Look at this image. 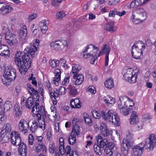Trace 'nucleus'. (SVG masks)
<instances>
[{"label":"nucleus","instance_id":"obj_1","mask_svg":"<svg viewBox=\"0 0 156 156\" xmlns=\"http://www.w3.org/2000/svg\"><path fill=\"white\" fill-rule=\"evenodd\" d=\"M39 42L38 40H36L34 43L30 45L29 48H26L23 52L18 51L16 53L15 62L22 75L25 74L30 67L31 61L29 55L32 57H35V51L37 50Z\"/></svg>","mask_w":156,"mask_h":156},{"label":"nucleus","instance_id":"obj_2","mask_svg":"<svg viewBox=\"0 0 156 156\" xmlns=\"http://www.w3.org/2000/svg\"><path fill=\"white\" fill-rule=\"evenodd\" d=\"M156 145V137L155 135L152 133L149 135L148 138L145 141V144L140 143L133 146L132 148L131 156H141L145 147L148 151L152 150Z\"/></svg>","mask_w":156,"mask_h":156},{"label":"nucleus","instance_id":"obj_3","mask_svg":"<svg viewBox=\"0 0 156 156\" xmlns=\"http://www.w3.org/2000/svg\"><path fill=\"white\" fill-rule=\"evenodd\" d=\"M27 87L28 92L33 97H29L25 100V98L23 97L21 98V104L25 105L28 109H32L34 107L35 103L39 101L38 94L37 90H35L31 85L27 84Z\"/></svg>","mask_w":156,"mask_h":156},{"label":"nucleus","instance_id":"obj_4","mask_svg":"<svg viewBox=\"0 0 156 156\" xmlns=\"http://www.w3.org/2000/svg\"><path fill=\"white\" fill-rule=\"evenodd\" d=\"M145 48L144 43L141 41L135 42L131 49L132 56L135 59H139L142 56L143 51Z\"/></svg>","mask_w":156,"mask_h":156},{"label":"nucleus","instance_id":"obj_5","mask_svg":"<svg viewBox=\"0 0 156 156\" xmlns=\"http://www.w3.org/2000/svg\"><path fill=\"white\" fill-rule=\"evenodd\" d=\"M99 51L97 47L90 44L86 47L84 51H83V56L85 59L92 57V60L90 62L92 64H94L95 61L97 59L96 53Z\"/></svg>","mask_w":156,"mask_h":156},{"label":"nucleus","instance_id":"obj_6","mask_svg":"<svg viewBox=\"0 0 156 156\" xmlns=\"http://www.w3.org/2000/svg\"><path fill=\"white\" fill-rule=\"evenodd\" d=\"M16 76V70L11 66H7L5 69L2 81L5 85L9 84V82L14 80Z\"/></svg>","mask_w":156,"mask_h":156},{"label":"nucleus","instance_id":"obj_7","mask_svg":"<svg viewBox=\"0 0 156 156\" xmlns=\"http://www.w3.org/2000/svg\"><path fill=\"white\" fill-rule=\"evenodd\" d=\"M101 113L102 117L105 120H108L116 126H119V119L114 111L109 110L106 114L103 111H102Z\"/></svg>","mask_w":156,"mask_h":156},{"label":"nucleus","instance_id":"obj_8","mask_svg":"<svg viewBox=\"0 0 156 156\" xmlns=\"http://www.w3.org/2000/svg\"><path fill=\"white\" fill-rule=\"evenodd\" d=\"M50 45L51 49L56 51H60L63 49L68 45L67 41L65 40H57L51 42Z\"/></svg>","mask_w":156,"mask_h":156},{"label":"nucleus","instance_id":"obj_9","mask_svg":"<svg viewBox=\"0 0 156 156\" xmlns=\"http://www.w3.org/2000/svg\"><path fill=\"white\" fill-rule=\"evenodd\" d=\"M32 112L33 113L34 116L36 117L38 119L41 118V115L44 117L46 116V112L44 106L41 105L39 107L38 102L35 103L34 107L33 108Z\"/></svg>","mask_w":156,"mask_h":156},{"label":"nucleus","instance_id":"obj_10","mask_svg":"<svg viewBox=\"0 0 156 156\" xmlns=\"http://www.w3.org/2000/svg\"><path fill=\"white\" fill-rule=\"evenodd\" d=\"M64 139L63 137H61L59 139V149L60 154L63 155L66 153V156H70V152L71 147L70 146H67L65 149L64 147Z\"/></svg>","mask_w":156,"mask_h":156},{"label":"nucleus","instance_id":"obj_11","mask_svg":"<svg viewBox=\"0 0 156 156\" xmlns=\"http://www.w3.org/2000/svg\"><path fill=\"white\" fill-rule=\"evenodd\" d=\"M29 127V123L26 120L22 119L20 121L18 124L20 131L25 134L28 132Z\"/></svg>","mask_w":156,"mask_h":156},{"label":"nucleus","instance_id":"obj_12","mask_svg":"<svg viewBox=\"0 0 156 156\" xmlns=\"http://www.w3.org/2000/svg\"><path fill=\"white\" fill-rule=\"evenodd\" d=\"M8 139H10L12 144L15 146H18L20 145L21 142V139L20 135L15 132L12 133L10 134V137L8 138Z\"/></svg>","mask_w":156,"mask_h":156},{"label":"nucleus","instance_id":"obj_13","mask_svg":"<svg viewBox=\"0 0 156 156\" xmlns=\"http://www.w3.org/2000/svg\"><path fill=\"white\" fill-rule=\"evenodd\" d=\"M110 51V46L107 44H105L104 45L102 49L100 52L98 56H99L100 55L103 54H105V66H107L108 65L109 60L108 56Z\"/></svg>","mask_w":156,"mask_h":156},{"label":"nucleus","instance_id":"obj_14","mask_svg":"<svg viewBox=\"0 0 156 156\" xmlns=\"http://www.w3.org/2000/svg\"><path fill=\"white\" fill-rule=\"evenodd\" d=\"M3 130L0 133V141L2 140H5V138H7L6 134L10 132L11 130V125L9 123H7L3 127Z\"/></svg>","mask_w":156,"mask_h":156},{"label":"nucleus","instance_id":"obj_15","mask_svg":"<svg viewBox=\"0 0 156 156\" xmlns=\"http://www.w3.org/2000/svg\"><path fill=\"white\" fill-rule=\"evenodd\" d=\"M5 39L7 43L10 45H13L18 41L16 35L14 34L9 33H6Z\"/></svg>","mask_w":156,"mask_h":156},{"label":"nucleus","instance_id":"obj_16","mask_svg":"<svg viewBox=\"0 0 156 156\" xmlns=\"http://www.w3.org/2000/svg\"><path fill=\"white\" fill-rule=\"evenodd\" d=\"M13 9L12 6L0 2V14L5 15L10 12Z\"/></svg>","mask_w":156,"mask_h":156},{"label":"nucleus","instance_id":"obj_17","mask_svg":"<svg viewBox=\"0 0 156 156\" xmlns=\"http://www.w3.org/2000/svg\"><path fill=\"white\" fill-rule=\"evenodd\" d=\"M100 129L101 134L104 137H108L112 135V132L108 128L105 123L102 122L101 123Z\"/></svg>","mask_w":156,"mask_h":156},{"label":"nucleus","instance_id":"obj_18","mask_svg":"<svg viewBox=\"0 0 156 156\" xmlns=\"http://www.w3.org/2000/svg\"><path fill=\"white\" fill-rule=\"evenodd\" d=\"M73 83L76 85L81 84L84 81V77L81 74H80L78 75H77V74H73Z\"/></svg>","mask_w":156,"mask_h":156},{"label":"nucleus","instance_id":"obj_19","mask_svg":"<svg viewBox=\"0 0 156 156\" xmlns=\"http://www.w3.org/2000/svg\"><path fill=\"white\" fill-rule=\"evenodd\" d=\"M54 73L55 77L53 78L52 82L56 86H57L58 84V81L60 80L61 71L60 69H55Z\"/></svg>","mask_w":156,"mask_h":156},{"label":"nucleus","instance_id":"obj_20","mask_svg":"<svg viewBox=\"0 0 156 156\" xmlns=\"http://www.w3.org/2000/svg\"><path fill=\"white\" fill-rule=\"evenodd\" d=\"M27 27L23 26L20 29L19 32L20 39L21 41H23L27 37Z\"/></svg>","mask_w":156,"mask_h":156},{"label":"nucleus","instance_id":"obj_21","mask_svg":"<svg viewBox=\"0 0 156 156\" xmlns=\"http://www.w3.org/2000/svg\"><path fill=\"white\" fill-rule=\"evenodd\" d=\"M133 140L132 134L129 133V135H127V139L126 140H123L122 142L129 148L131 147L133 144Z\"/></svg>","mask_w":156,"mask_h":156},{"label":"nucleus","instance_id":"obj_22","mask_svg":"<svg viewBox=\"0 0 156 156\" xmlns=\"http://www.w3.org/2000/svg\"><path fill=\"white\" fill-rule=\"evenodd\" d=\"M49 95L51 98L52 102L54 105L57 104L56 98H58L59 95L57 92V90L55 89L53 90H50L49 91Z\"/></svg>","mask_w":156,"mask_h":156},{"label":"nucleus","instance_id":"obj_23","mask_svg":"<svg viewBox=\"0 0 156 156\" xmlns=\"http://www.w3.org/2000/svg\"><path fill=\"white\" fill-rule=\"evenodd\" d=\"M27 147L23 143H21L19 147L18 152L21 156H26L27 153Z\"/></svg>","mask_w":156,"mask_h":156},{"label":"nucleus","instance_id":"obj_24","mask_svg":"<svg viewBox=\"0 0 156 156\" xmlns=\"http://www.w3.org/2000/svg\"><path fill=\"white\" fill-rule=\"evenodd\" d=\"M104 28L105 30L111 32L115 31L117 29L116 27L114 26V22L112 21L105 24L104 26Z\"/></svg>","mask_w":156,"mask_h":156},{"label":"nucleus","instance_id":"obj_25","mask_svg":"<svg viewBox=\"0 0 156 156\" xmlns=\"http://www.w3.org/2000/svg\"><path fill=\"white\" fill-rule=\"evenodd\" d=\"M23 110L17 104H15L14 106L13 113L15 117H19L22 114Z\"/></svg>","mask_w":156,"mask_h":156},{"label":"nucleus","instance_id":"obj_26","mask_svg":"<svg viewBox=\"0 0 156 156\" xmlns=\"http://www.w3.org/2000/svg\"><path fill=\"white\" fill-rule=\"evenodd\" d=\"M137 12L139 20H143L146 18L147 13L146 11L144 9H138L137 11Z\"/></svg>","mask_w":156,"mask_h":156},{"label":"nucleus","instance_id":"obj_27","mask_svg":"<svg viewBox=\"0 0 156 156\" xmlns=\"http://www.w3.org/2000/svg\"><path fill=\"white\" fill-rule=\"evenodd\" d=\"M34 146L36 151L37 152H40L42 151L44 154L46 152V148L45 146L43 144L35 143Z\"/></svg>","mask_w":156,"mask_h":156},{"label":"nucleus","instance_id":"obj_28","mask_svg":"<svg viewBox=\"0 0 156 156\" xmlns=\"http://www.w3.org/2000/svg\"><path fill=\"white\" fill-rule=\"evenodd\" d=\"M56 147L55 148V144L53 142H51L49 145V150L50 152L53 154L55 151V156H60L59 149H56Z\"/></svg>","mask_w":156,"mask_h":156},{"label":"nucleus","instance_id":"obj_29","mask_svg":"<svg viewBox=\"0 0 156 156\" xmlns=\"http://www.w3.org/2000/svg\"><path fill=\"white\" fill-rule=\"evenodd\" d=\"M70 103L71 106L73 108H79L81 107L80 101L79 98H75L71 100Z\"/></svg>","mask_w":156,"mask_h":156},{"label":"nucleus","instance_id":"obj_30","mask_svg":"<svg viewBox=\"0 0 156 156\" xmlns=\"http://www.w3.org/2000/svg\"><path fill=\"white\" fill-rule=\"evenodd\" d=\"M126 13L125 11H123L122 12L118 11L116 9H115L113 10L110 11L109 14V16L111 17H115V15L121 16L125 15Z\"/></svg>","mask_w":156,"mask_h":156},{"label":"nucleus","instance_id":"obj_31","mask_svg":"<svg viewBox=\"0 0 156 156\" xmlns=\"http://www.w3.org/2000/svg\"><path fill=\"white\" fill-rule=\"evenodd\" d=\"M126 98V97H123L120 96L119 98V100L118 101V107L119 109H120L121 108H122L126 106L125 105V99Z\"/></svg>","mask_w":156,"mask_h":156},{"label":"nucleus","instance_id":"obj_32","mask_svg":"<svg viewBox=\"0 0 156 156\" xmlns=\"http://www.w3.org/2000/svg\"><path fill=\"white\" fill-rule=\"evenodd\" d=\"M40 26L41 32L43 33H45L48 29L46 21L44 20L41 21L40 23Z\"/></svg>","mask_w":156,"mask_h":156},{"label":"nucleus","instance_id":"obj_33","mask_svg":"<svg viewBox=\"0 0 156 156\" xmlns=\"http://www.w3.org/2000/svg\"><path fill=\"white\" fill-rule=\"evenodd\" d=\"M138 121L137 113L135 111H132L130 117V122L132 124L136 123Z\"/></svg>","mask_w":156,"mask_h":156},{"label":"nucleus","instance_id":"obj_34","mask_svg":"<svg viewBox=\"0 0 156 156\" xmlns=\"http://www.w3.org/2000/svg\"><path fill=\"white\" fill-rule=\"evenodd\" d=\"M141 4V0H134L131 2L129 5V9L136 8Z\"/></svg>","mask_w":156,"mask_h":156},{"label":"nucleus","instance_id":"obj_35","mask_svg":"<svg viewBox=\"0 0 156 156\" xmlns=\"http://www.w3.org/2000/svg\"><path fill=\"white\" fill-rule=\"evenodd\" d=\"M81 69V66L79 64H73L72 65V70L71 74H77V73Z\"/></svg>","mask_w":156,"mask_h":156},{"label":"nucleus","instance_id":"obj_36","mask_svg":"<svg viewBox=\"0 0 156 156\" xmlns=\"http://www.w3.org/2000/svg\"><path fill=\"white\" fill-rule=\"evenodd\" d=\"M115 99L114 98H112L109 95H108L105 97L104 100V102L108 105L110 104H113L115 103Z\"/></svg>","mask_w":156,"mask_h":156},{"label":"nucleus","instance_id":"obj_37","mask_svg":"<svg viewBox=\"0 0 156 156\" xmlns=\"http://www.w3.org/2000/svg\"><path fill=\"white\" fill-rule=\"evenodd\" d=\"M80 127L79 126H73L71 134L76 136H78L80 134Z\"/></svg>","mask_w":156,"mask_h":156},{"label":"nucleus","instance_id":"obj_38","mask_svg":"<svg viewBox=\"0 0 156 156\" xmlns=\"http://www.w3.org/2000/svg\"><path fill=\"white\" fill-rule=\"evenodd\" d=\"M105 86L108 88H111L114 86V83L112 78L106 80L105 83Z\"/></svg>","mask_w":156,"mask_h":156},{"label":"nucleus","instance_id":"obj_39","mask_svg":"<svg viewBox=\"0 0 156 156\" xmlns=\"http://www.w3.org/2000/svg\"><path fill=\"white\" fill-rule=\"evenodd\" d=\"M12 107L11 102L9 101H5L4 103L3 108H4V111H8Z\"/></svg>","mask_w":156,"mask_h":156},{"label":"nucleus","instance_id":"obj_40","mask_svg":"<svg viewBox=\"0 0 156 156\" xmlns=\"http://www.w3.org/2000/svg\"><path fill=\"white\" fill-rule=\"evenodd\" d=\"M129 148L122 143L121 144V151L124 156L127 155L129 152Z\"/></svg>","mask_w":156,"mask_h":156},{"label":"nucleus","instance_id":"obj_41","mask_svg":"<svg viewBox=\"0 0 156 156\" xmlns=\"http://www.w3.org/2000/svg\"><path fill=\"white\" fill-rule=\"evenodd\" d=\"M137 72L134 73V74L131 76L130 78L128 79V81L131 83H135L137 79Z\"/></svg>","mask_w":156,"mask_h":156},{"label":"nucleus","instance_id":"obj_42","mask_svg":"<svg viewBox=\"0 0 156 156\" xmlns=\"http://www.w3.org/2000/svg\"><path fill=\"white\" fill-rule=\"evenodd\" d=\"M84 121L86 124L90 125L92 124L91 120L88 115L85 113L83 114Z\"/></svg>","mask_w":156,"mask_h":156},{"label":"nucleus","instance_id":"obj_43","mask_svg":"<svg viewBox=\"0 0 156 156\" xmlns=\"http://www.w3.org/2000/svg\"><path fill=\"white\" fill-rule=\"evenodd\" d=\"M37 119L39 123L38 124V127L42 129L43 130H44L45 129L44 118L43 119H41V118L38 119L37 118Z\"/></svg>","mask_w":156,"mask_h":156},{"label":"nucleus","instance_id":"obj_44","mask_svg":"<svg viewBox=\"0 0 156 156\" xmlns=\"http://www.w3.org/2000/svg\"><path fill=\"white\" fill-rule=\"evenodd\" d=\"M50 65L52 68H55L59 65V61L58 60H51L49 61Z\"/></svg>","mask_w":156,"mask_h":156},{"label":"nucleus","instance_id":"obj_45","mask_svg":"<svg viewBox=\"0 0 156 156\" xmlns=\"http://www.w3.org/2000/svg\"><path fill=\"white\" fill-rule=\"evenodd\" d=\"M32 125L30 128V129L32 133L34 132L38 127V122L35 121H33L32 122Z\"/></svg>","mask_w":156,"mask_h":156},{"label":"nucleus","instance_id":"obj_46","mask_svg":"<svg viewBox=\"0 0 156 156\" xmlns=\"http://www.w3.org/2000/svg\"><path fill=\"white\" fill-rule=\"evenodd\" d=\"M67 89L69 90L70 94L72 95H76L77 94V90L75 88L72 87L71 85H69Z\"/></svg>","mask_w":156,"mask_h":156},{"label":"nucleus","instance_id":"obj_47","mask_svg":"<svg viewBox=\"0 0 156 156\" xmlns=\"http://www.w3.org/2000/svg\"><path fill=\"white\" fill-rule=\"evenodd\" d=\"M127 108V107L126 106L123 108H120V113L124 115H127L129 114V109Z\"/></svg>","mask_w":156,"mask_h":156},{"label":"nucleus","instance_id":"obj_48","mask_svg":"<svg viewBox=\"0 0 156 156\" xmlns=\"http://www.w3.org/2000/svg\"><path fill=\"white\" fill-rule=\"evenodd\" d=\"M68 140L70 144L73 145L75 143L76 141V136L70 134L68 138Z\"/></svg>","mask_w":156,"mask_h":156},{"label":"nucleus","instance_id":"obj_49","mask_svg":"<svg viewBox=\"0 0 156 156\" xmlns=\"http://www.w3.org/2000/svg\"><path fill=\"white\" fill-rule=\"evenodd\" d=\"M134 73L133 69L131 68H128L126 70V72L123 75V77L125 78H128L129 77V74L131 75V74Z\"/></svg>","mask_w":156,"mask_h":156},{"label":"nucleus","instance_id":"obj_50","mask_svg":"<svg viewBox=\"0 0 156 156\" xmlns=\"http://www.w3.org/2000/svg\"><path fill=\"white\" fill-rule=\"evenodd\" d=\"M142 119L147 123H149L151 119V116L148 113H146L142 116Z\"/></svg>","mask_w":156,"mask_h":156},{"label":"nucleus","instance_id":"obj_51","mask_svg":"<svg viewBox=\"0 0 156 156\" xmlns=\"http://www.w3.org/2000/svg\"><path fill=\"white\" fill-rule=\"evenodd\" d=\"M100 146H99L98 144H95L94 146V149L95 152L99 155L101 154Z\"/></svg>","mask_w":156,"mask_h":156},{"label":"nucleus","instance_id":"obj_52","mask_svg":"<svg viewBox=\"0 0 156 156\" xmlns=\"http://www.w3.org/2000/svg\"><path fill=\"white\" fill-rule=\"evenodd\" d=\"M48 116L50 119L55 121L56 119L57 116L56 112H51L48 115Z\"/></svg>","mask_w":156,"mask_h":156},{"label":"nucleus","instance_id":"obj_53","mask_svg":"<svg viewBox=\"0 0 156 156\" xmlns=\"http://www.w3.org/2000/svg\"><path fill=\"white\" fill-rule=\"evenodd\" d=\"M6 118L5 116L4 109H0V121H4L6 120Z\"/></svg>","mask_w":156,"mask_h":156},{"label":"nucleus","instance_id":"obj_54","mask_svg":"<svg viewBox=\"0 0 156 156\" xmlns=\"http://www.w3.org/2000/svg\"><path fill=\"white\" fill-rule=\"evenodd\" d=\"M65 16V13L63 12H60L57 13L56 17L58 19L61 20L64 18Z\"/></svg>","mask_w":156,"mask_h":156},{"label":"nucleus","instance_id":"obj_55","mask_svg":"<svg viewBox=\"0 0 156 156\" xmlns=\"http://www.w3.org/2000/svg\"><path fill=\"white\" fill-rule=\"evenodd\" d=\"M57 92L59 96L60 94L64 95L66 93V89L63 87L61 86L59 88Z\"/></svg>","mask_w":156,"mask_h":156},{"label":"nucleus","instance_id":"obj_56","mask_svg":"<svg viewBox=\"0 0 156 156\" xmlns=\"http://www.w3.org/2000/svg\"><path fill=\"white\" fill-rule=\"evenodd\" d=\"M105 152L108 156H112L113 152L111 148L106 147L104 150Z\"/></svg>","mask_w":156,"mask_h":156},{"label":"nucleus","instance_id":"obj_57","mask_svg":"<svg viewBox=\"0 0 156 156\" xmlns=\"http://www.w3.org/2000/svg\"><path fill=\"white\" fill-rule=\"evenodd\" d=\"M136 124L135 125V127L138 130L141 129L143 128V124L142 122H139L137 123H135Z\"/></svg>","mask_w":156,"mask_h":156},{"label":"nucleus","instance_id":"obj_58","mask_svg":"<svg viewBox=\"0 0 156 156\" xmlns=\"http://www.w3.org/2000/svg\"><path fill=\"white\" fill-rule=\"evenodd\" d=\"M87 91L88 92H90L91 93L94 94L96 92V90L94 87L93 86H90L87 89Z\"/></svg>","mask_w":156,"mask_h":156},{"label":"nucleus","instance_id":"obj_59","mask_svg":"<svg viewBox=\"0 0 156 156\" xmlns=\"http://www.w3.org/2000/svg\"><path fill=\"white\" fill-rule=\"evenodd\" d=\"M2 27L3 30L5 31L9 30L10 28L8 25V24L6 22H3L2 23Z\"/></svg>","mask_w":156,"mask_h":156},{"label":"nucleus","instance_id":"obj_60","mask_svg":"<svg viewBox=\"0 0 156 156\" xmlns=\"http://www.w3.org/2000/svg\"><path fill=\"white\" fill-rule=\"evenodd\" d=\"M69 75H67L64 78L62 82V84L63 86L67 85L69 82Z\"/></svg>","mask_w":156,"mask_h":156},{"label":"nucleus","instance_id":"obj_61","mask_svg":"<svg viewBox=\"0 0 156 156\" xmlns=\"http://www.w3.org/2000/svg\"><path fill=\"white\" fill-rule=\"evenodd\" d=\"M92 115L94 118L99 119L101 116V115L96 111H94L92 112Z\"/></svg>","mask_w":156,"mask_h":156},{"label":"nucleus","instance_id":"obj_62","mask_svg":"<svg viewBox=\"0 0 156 156\" xmlns=\"http://www.w3.org/2000/svg\"><path fill=\"white\" fill-rule=\"evenodd\" d=\"M96 140L98 144H99V146H100L101 144L102 143V142L103 140V138L101 135H98L96 137Z\"/></svg>","mask_w":156,"mask_h":156},{"label":"nucleus","instance_id":"obj_63","mask_svg":"<svg viewBox=\"0 0 156 156\" xmlns=\"http://www.w3.org/2000/svg\"><path fill=\"white\" fill-rule=\"evenodd\" d=\"M28 141L29 144L31 145H33V144L34 137L32 134H30L29 135Z\"/></svg>","mask_w":156,"mask_h":156},{"label":"nucleus","instance_id":"obj_64","mask_svg":"<svg viewBox=\"0 0 156 156\" xmlns=\"http://www.w3.org/2000/svg\"><path fill=\"white\" fill-rule=\"evenodd\" d=\"M79 119L77 118H74L72 121V123L73 126H78V122L79 121Z\"/></svg>","mask_w":156,"mask_h":156}]
</instances>
